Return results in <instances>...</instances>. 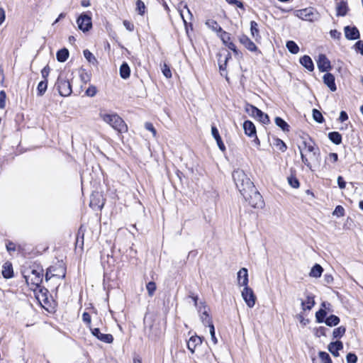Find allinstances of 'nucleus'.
<instances>
[{
  "mask_svg": "<svg viewBox=\"0 0 363 363\" xmlns=\"http://www.w3.org/2000/svg\"><path fill=\"white\" fill-rule=\"evenodd\" d=\"M99 116L118 133H125L128 130V126L125 121L117 113H106L100 111Z\"/></svg>",
  "mask_w": 363,
  "mask_h": 363,
  "instance_id": "obj_1",
  "label": "nucleus"
},
{
  "mask_svg": "<svg viewBox=\"0 0 363 363\" xmlns=\"http://www.w3.org/2000/svg\"><path fill=\"white\" fill-rule=\"evenodd\" d=\"M232 177L237 189L241 194H243V193H245L250 188H252V186H255L245 172L242 169H238L234 170L232 174Z\"/></svg>",
  "mask_w": 363,
  "mask_h": 363,
  "instance_id": "obj_2",
  "label": "nucleus"
},
{
  "mask_svg": "<svg viewBox=\"0 0 363 363\" xmlns=\"http://www.w3.org/2000/svg\"><path fill=\"white\" fill-rule=\"evenodd\" d=\"M43 269L40 267L30 269L24 272L23 277L28 285L30 284L35 288H40L43 281Z\"/></svg>",
  "mask_w": 363,
  "mask_h": 363,
  "instance_id": "obj_3",
  "label": "nucleus"
},
{
  "mask_svg": "<svg viewBox=\"0 0 363 363\" xmlns=\"http://www.w3.org/2000/svg\"><path fill=\"white\" fill-rule=\"evenodd\" d=\"M246 201L253 208H262L264 206V201L262 195L257 190L255 186H252L247 191L242 194Z\"/></svg>",
  "mask_w": 363,
  "mask_h": 363,
  "instance_id": "obj_4",
  "label": "nucleus"
},
{
  "mask_svg": "<svg viewBox=\"0 0 363 363\" xmlns=\"http://www.w3.org/2000/svg\"><path fill=\"white\" fill-rule=\"evenodd\" d=\"M55 86L62 96H69L72 93V85L63 74H60L57 79Z\"/></svg>",
  "mask_w": 363,
  "mask_h": 363,
  "instance_id": "obj_5",
  "label": "nucleus"
},
{
  "mask_svg": "<svg viewBox=\"0 0 363 363\" xmlns=\"http://www.w3.org/2000/svg\"><path fill=\"white\" fill-rule=\"evenodd\" d=\"M294 13L296 17L310 22L316 21L320 18L319 13L313 7L296 10Z\"/></svg>",
  "mask_w": 363,
  "mask_h": 363,
  "instance_id": "obj_6",
  "label": "nucleus"
},
{
  "mask_svg": "<svg viewBox=\"0 0 363 363\" xmlns=\"http://www.w3.org/2000/svg\"><path fill=\"white\" fill-rule=\"evenodd\" d=\"M245 111L250 116L263 124H268L270 122L268 115L253 105L247 104Z\"/></svg>",
  "mask_w": 363,
  "mask_h": 363,
  "instance_id": "obj_7",
  "label": "nucleus"
},
{
  "mask_svg": "<svg viewBox=\"0 0 363 363\" xmlns=\"http://www.w3.org/2000/svg\"><path fill=\"white\" fill-rule=\"evenodd\" d=\"M65 275L66 267L62 262H59L57 265L51 266L47 269L45 281H48L53 277L64 279Z\"/></svg>",
  "mask_w": 363,
  "mask_h": 363,
  "instance_id": "obj_8",
  "label": "nucleus"
},
{
  "mask_svg": "<svg viewBox=\"0 0 363 363\" xmlns=\"http://www.w3.org/2000/svg\"><path fill=\"white\" fill-rule=\"evenodd\" d=\"M77 23L79 30L87 32L92 28L91 17L87 13H82L77 19Z\"/></svg>",
  "mask_w": 363,
  "mask_h": 363,
  "instance_id": "obj_9",
  "label": "nucleus"
},
{
  "mask_svg": "<svg viewBox=\"0 0 363 363\" xmlns=\"http://www.w3.org/2000/svg\"><path fill=\"white\" fill-rule=\"evenodd\" d=\"M242 297L249 308H252L255 306L257 298L251 288L244 287L242 291Z\"/></svg>",
  "mask_w": 363,
  "mask_h": 363,
  "instance_id": "obj_10",
  "label": "nucleus"
},
{
  "mask_svg": "<svg viewBox=\"0 0 363 363\" xmlns=\"http://www.w3.org/2000/svg\"><path fill=\"white\" fill-rule=\"evenodd\" d=\"M199 312L201 313L200 319L204 325L209 326L211 324H213L212 319L208 314V312L206 309V306L204 304V303H200Z\"/></svg>",
  "mask_w": 363,
  "mask_h": 363,
  "instance_id": "obj_11",
  "label": "nucleus"
},
{
  "mask_svg": "<svg viewBox=\"0 0 363 363\" xmlns=\"http://www.w3.org/2000/svg\"><path fill=\"white\" fill-rule=\"evenodd\" d=\"M317 65L321 72H327L331 69L330 62L324 54L318 55Z\"/></svg>",
  "mask_w": 363,
  "mask_h": 363,
  "instance_id": "obj_12",
  "label": "nucleus"
},
{
  "mask_svg": "<svg viewBox=\"0 0 363 363\" xmlns=\"http://www.w3.org/2000/svg\"><path fill=\"white\" fill-rule=\"evenodd\" d=\"M238 40L240 43L245 46L246 49L251 52L258 51V48L256 45L245 34H242L239 36Z\"/></svg>",
  "mask_w": 363,
  "mask_h": 363,
  "instance_id": "obj_13",
  "label": "nucleus"
},
{
  "mask_svg": "<svg viewBox=\"0 0 363 363\" xmlns=\"http://www.w3.org/2000/svg\"><path fill=\"white\" fill-rule=\"evenodd\" d=\"M91 333L94 336L97 337L99 340L106 342L111 343L113 341V335L111 334H103L101 333L99 328H91Z\"/></svg>",
  "mask_w": 363,
  "mask_h": 363,
  "instance_id": "obj_14",
  "label": "nucleus"
},
{
  "mask_svg": "<svg viewBox=\"0 0 363 363\" xmlns=\"http://www.w3.org/2000/svg\"><path fill=\"white\" fill-rule=\"evenodd\" d=\"M345 38L348 40H357L360 37L359 30L355 26H347L344 28Z\"/></svg>",
  "mask_w": 363,
  "mask_h": 363,
  "instance_id": "obj_15",
  "label": "nucleus"
},
{
  "mask_svg": "<svg viewBox=\"0 0 363 363\" xmlns=\"http://www.w3.org/2000/svg\"><path fill=\"white\" fill-rule=\"evenodd\" d=\"M238 282L240 286H248V272L246 268L243 267L238 272Z\"/></svg>",
  "mask_w": 363,
  "mask_h": 363,
  "instance_id": "obj_16",
  "label": "nucleus"
},
{
  "mask_svg": "<svg viewBox=\"0 0 363 363\" xmlns=\"http://www.w3.org/2000/svg\"><path fill=\"white\" fill-rule=\"evenodd\" d=\"M324 84L330 89L331 91H335L337 86L335 82V77L331 73H326L323 77Z\"/></svg>",
  "mask_w": 363,
  "mask_h": 363,
  "instance_id": "obj_17",
  "label": "nucleus"
},
{
  "mask_svg": "<svg viewBox=\"0 0 363 363\" xmlns=\"http://www.w3.org/2000/svg\"><path fill=\"white\" fill-rule=\"evenodd\" d=\"M313 144L308 143L306 141H303V144L304 147L307 148L308 151L313 153V156L317 161V162H320V152L318 147H315L314 143L312 140H311Z\"/></svg>",
  "mask_w": 363,
  "mask_h": 363,
  "instance_id": "obj_18",
  "label": "nucleus"
},
{
  "mask_svg": "<svg viewBox=\"0 0 363 363\" xmlns=\"http://www.w3.org/2000/svg\"><path fill=\"white\" fill-rule=\"evenodd\" d=\"M211 134L213 138L216 140L220 150L224 152L226 150L225 146L221 139L218 128L215 125L211 126Z\"/></svg>",
  "mask_w": 363,
  "mask_h": 363,
  "instance_id": "obj_19",
  "label": "nucleus"
},
{
  "mask_svg": "<svg viewBox=\"0 0 363 363\" xmlns=\"http://www.w3.org/2000/svg\"><path fill=\"white\" fill-rule=\"evenodd\" d=\"M328 351L334 356L338 357L340 355L339 351L343 349V344L341 341L337 340L330 342L328 346Z\"/></svg>",
  "mask_w": 363,
  "mask_h": 363,
  "instance_id": "obj_20",
  "label": "nucleus"
},
{
  "mask_svg": "<svg viewBox=\"0 0 363 363\" xmlns=\"http://www.w3.org/2000/svg\"><path fill=\"white\" fill-rule=\"evenodd\" d=\"M201 343L202 338L198 335H194L191 336L187 342V347L191 353H194L196 347Z\"/></svg>",
  "mask_w": 363,
  "mask_h": 363,
  "instance_id": "obj_21",
  "label": "nucleus"
},
{
  "mask_svg": "<svg viewBox=\"0 0 363 363\" xmlns=\"http://www.w3.org/2000/svg\"><path fill=\"white\" fill-rule=\"evenodd\" d=\"M243 129L245 133L249 137H254L256 135V128L254 123L250 121H245L243 123Z\"/></svg>",
  "mask_w": 363,
  "mask_h": 363,
  "instance_id": "obj_22",
  "label": "nucleus"
},
{
  "mask_svg": "<svg viewBox=\"0 0 363 363\" xmlns=\"http://www.w3.org/2000/svg\"><path fill=\"white\" fill-rule=\"evenodd\" d=\"M301 65L304 67L309 72H312L314 69V64L311 57L308 55H303L299 60Z\"/></svg>",
  "mask_w": 363,
  "mask_h": 363,
  "instance_id": "obj_23",
  "label": "nucleus"
},
{
  "mask_svg": "<svg viewBox=\"0 0 363 363\" xmlns=\"http://www.w3.org/2000/svg\"><path fill=\"white\" fill-rule=\"evenodd\" d=\"M301 307L303 311L306 310H311L312 308L315 304V302L314 301V296L313 294H308L306 296V301H304L301 300Z\"/></svg>",
  "mask_w": 363,
  "mask_h": 363,
  "instance_id": "obj_24",
  "label": "nucleus"
},
{
  "mask_svg": "<svg viewBox=\"0 0 363 363\" xmlns=\"http://www.w3.org/2000/svg\"><path fill=\"white\" fill-rule=\"evenodd\" d=\"M250 33L252 38H255V41L258 42L261 40L258 24L255 21H252L250 22Z\"/></svg>",
  "mask_w": 363,
  "mask_h": 363,
  "instance_id": "obj_25",
  "label": "nucleus"
},
{
  "mask_svg": "<svg viewBox=\"0 0 363 363\" xmlns=\"http://www.w3.org/2000/svg\"><path fill=\"white\" fill-rule=\"evenodd\" d=\"M2 276L5 279H10L13 277V271L12 264L9 262H6L3 265Z\"/></svg>",
  "mask_w": 363,
  "mask_h": 363,
  "instance_id": "obj_26",
  "label": "nucleus"
},
{
  "mask_svg": "<svg viewBox=\"0 0 363 363\" xmlns=\"http://www.w3.org/2000/svg\"><path fill=\"white\" fill-rule=\"evenodd\" d=\"M120 76L122 79H126L129 78L130 74V69L127 62H123L120 67Z\"/></svg>",
  "mask_w": 363,
  "mask_h": 363,
  "instance_id": "obj_27",
  "label": "nucleus"
},
{
  "mask_svg": "<svg viewBox=\"0 0 363 363\" xmlns=\"http://www.w3.org/2000/svg\"><path fill=\"white\" fill-rule=\"evenodd\" d=\"M323 272V268L319 264H315L311 268L309 276L314 278H319L321 277Z\"/></svg>",
  "mask_w": 363,
  "mask_h": 363,
  "instance_id": "obj_28",
  "label": "nucleus"
},
{
  "mask_svg": "<svg viewBox=\"0 0 363 363\" xmlns=\"http://www.w3.org/2000/svg\"><path fill=\"white\" fill-rule=\"evenodd\" d=\"M318 356H319V361H320L319 363H333L330 355L326 352H323V351L319 352ZM313 363H318V362L316 359H313Z\"/></svg>",
  "mask_w": 363,
  "mask_h": 363,
  "instance_id": "obj_29",
  "label": "nucleus"
},
{
  "mask_svg": "<svg viewBox=\"0 0 363 363\" xmlns=\"http://www.w3.org/2000/svg\"><path fill=\"white\" fill-rule=\"evenodd\" d=\"M56 57L60 62H65L69 57V50L67 48L60 49L57 52Z\"/></svg>",
  "mask_w": 363,
  "mask_h": 363,
  "instance_id": "obj_30",
  "label": "nucleus"
},
{
  "mask_svg": "<svg viewBox=\"0 0 363 363\" xmlns=\"http://www.w3.org/2000/svg\"><path fill=\"white\" fill-rule=\"evenodd\" d=\"M329 140L335 145H340L342 143V135L339 132L333 131L328 133Z\"/></svg>",
  "mask_w": 363,
  "mask_h": 363,
  "instance_id": "obj_31",
  "label": "nucleus"
},
{
  "mask_svg": "<svg viewBox=\"0 0 363 363\" xmlns=\"http://www.w3.org/2000/svg\"><path fill=\"white\" fill-rule=\"evenodd\" d=\"M336 10H337V16H345L347 14V10H348L347 3L343 1L339 2L337 5Z\"/></svg>",
  "mask_w": 363,
  "mask_h": 363,
  "instance_id": "obj_32",
  "label": "nucleus"
},
{
  "mask_svg": "<svg viewBox=\"0 0 363 363\" xmlns=\"http://www.w3.org/2000/svg\"><path fill=\"white\" fill-rule=\"evenodd\" d=\"M340 319L335 315H330L326 318L325 323L329 327L336 326L340 323Z\"/></svg>",
  "mask_w": 363,
  "mask_h": 363,
  "instance_id": "obj_33",
  "label": "nucleus"
},
{
  "mask_svg": "<svg viewBox=\"0 0 363 363\" xmlns=\"http://www.w3.org/2000/svg\"><path fill=\"white\" fill-rule=\"evenodd\" d=\"M274 122L276 125L279 127L284 132L289 131V125L281 117H276Z\"/></svg>",
  "mask_w": 363,
  "mask_h": 363,
  "instance_id": "obj_34",
  "label": "nucleus"
},
{
  "mask_svg": "<svg viewBox=\"0 0 363 363\" xmlns=\"http://www.w3.org/2000/svg\"><path fill=\"white\" fill-rule=\"evenodd\" d=\"M206 25L209 28H211L212 30H213L218 33H220L223 30L222 28L219 26V24L217 23V21H216L214 20L209 19V20L206 21Z\"/></svg>",
  "mask_w": 363,
  "mask_h": 363,
  "instance_id": "obj_35",
  "label": "nucleus"
},
{
  "mask_svg": "<svg viewBox=\"0 0 363 363\" xmlns=\"http://www.w3.org/2000/svg\"><path fill=\"white\" fill-rule=\"evenodd\" d=\"M327 314H328V312L325 309L320 308L315 313L316 322L318 323H324L327 318Z\"/></svg>",
  "mask_w": 363,
  "mask_h": 363,
  "instance_id": "obj_36",
  "label": "nucleus"
},
{
  "mask_svg": "<svg viewBox=\"0 0 363 363\" xmlns=\"http://www.w3.org/2000/svg\"><path fill=\"white\" fill-rule=\"evenodd\" d=\"M286 47L291 54H297L299 52V47L293 40L287 41Z\"/></svg>",
  "mask_w": 363,
  "mask_h": 363,
  "instance_id": "obj_37",
  "label": "nucleus"
},
{
  "mask_svg": "<svg viewBox=\"0 0 363 363\" xmlns=\"http://www.w3.org/2000/svg\"><path fill=\"white\" fill-rule=\"evenodd\" d=\"M83 54L86 60L91 64L96 65L98 63L96 58L94 55L89 50H84Z\"/></svg>",
  "mask_w": 363,
  "mask_h": 363,
  "instance_id": "obj_38",
  "label": "nucleus"
},
{
  "mask_svg": "<svg viewBox=\"0 0 363 363\" xmlns=\"http://www.w3.org/2000/svg\"><path fill=\"white\" fill-rule=\"evenodd\" d=\"M346 332V328L345 326H340L335 329H334L333 332V338H340L342 337Z\"/></svg>",
  "mask_w": 363,
  "mask_h": 363,
  "instance_id": "obj_39",
  "label": "nucleus"
},
{
  "mask_svg": "<svg viewBox=\"0 0 363 363\" xmlns=\"http://www.w3.org/2000/svg\"><path fill=\"white\" fill-rule=\"evenodd\" d=\"M273 145L281 152H285L287 149L285 143L279 138H274Z\"/></svg>",
  "mask_w": 363,
  "mask_h": 363,
  "instance_id": "obj_40",
  "label": "nucleus"
},
{
  "mask_svg": "<svg viewBox=\"0 0 363 363\" xmlns=\"http://www.w3.org/2000/svg\"><path fill=\"white\" fill-rule=\"evenodd\" d=\"M48 88V80H43L39 82L37 89H38V95L43 96L46 91Z\"/></svg>",
  "mask_w": 363,
  "mask_h": 363,
  "instance_id": "obj_41",
  "label": "nucleus"
},
{
  "mask_svg": "<svg viewBox=\"0 0 363 363\" xmlns=\"http://www.w3.org/2000/svg\"><path fill=\"white\" fill-rule=\"evenodd\" d=\"M313 118L318 123H322L324 122V118L321 112L315 108L313 109Z\"/></svg>",
  "mask_w": 363,
  "mask_h": 363,
  "instance_id": "obj_42",
  "label": "nucleus"
},
{
  "mask_svg": "<svg viewBox=\"0 0 363 363\" xmlns=\"http://www.w3.org/2000/svg\"><path fill=\"white\" fill-rule=\"evenodd\" d=\"M136 10L138 11V13L141 16L144 15L145 13L146 6L144 4V2L141 0H137L136 1Z\"/></svg>",
  "mask_w": 363,
  "mask_h": 363,
  "instance_id": "obj_43",
  "label": "nucleus"
},
{
  "mask_svg": "<svg viewBox=\"0 0 363 363\" xmlns=\"http://www.w3.org/2000/svg\"><path fill=\"white\" fill-rule=\"evenodd\" d=\"M287 179H288V182H289V185L291 187L295 188V189H297L299 187V186H300L299 181L295 176L291 175L290 177H289L287 178Z\"/></svg>",
  "mask_w": 363,
  "mask_h": 363,
  "instance_id": "obj_44",
  "label": "nucleus"
},
{
  "mask_svg": "<svg viewBox=\"0 0 363 363\" xmlns=\"http://www.w3.org/2000/svg\"><path fill=\"white\" fill-rule=\"evenodd\" d=\"M156 284L154 281H149L146 284V289L147 291L148 295L150 296H152L156 291Z\"/></svg>",
  "mask_w": 363,
  "mask_h": 363,
  "instance_id": "obj_45",
  "label": "nucleus"
},
{
  "mask_svg": "<svg viewBox=\"0 0 363 363\" xmlns=\"http://www.w3.org/2000/svg\"><path fill=\"white\" fill-rule=\"evenodd\" d=\"M223 43L226 45L228 43H230V35L226 31L222 30L219 35Z\"/></svg>",
  "mask_w": 363,
  "mask_h": 363,
  "instance_id": "obj_46",
  "label": "nucleus"
},
{
  "mask_svg": "<svg viewBox=\"0 0 363 363\" xmlns=\"http://www.w3.org/2000/svg\"><path fill=\"white\" fill-rule=\"evenodd\" d=\"M82 320L86 325L87 328H89V329L91 328V315L89 313H87V312L83 313Z\"/></svg>",
  "mask_w": 363,
  "mask_h": 363,
  "instance_id": "obj_47",
  "label": "nucleus"
},
{
  "mask_svg": "<svg viewBox=\"0 0 363 363\" xmlns=\"http://www.w3.org/2000/svg\"><path fill=\"white\" fill-rule=\"evenodd\" d=\"M298 149L300 150V155L302 162L310 169H312V166L310 162L308 161V158L306 157V155L303 153V151L301 150V147L299 146Z\"/></svg>",
  "mask_w": 363,
  "mask_h": 363,
  "instance_id": "obj_48",
  "label": "nucleus"
},
{
  "mask_svg": "<svg viewBox=\"0 0 363 363\" xmlns=\"http://www.w3.org/2000/svg\"><path fill=\"white\" fill-rule=\"evenodd\" d=\"M333 216L337 217H342L345 214V209L342 206H337L333 213Z\"/></svg>",
  "mask_w": 363,
  "mask_h": 363,
  "instance_id": "obj_49",
  "label": "nucleus"
},
{
  "mask_svg": "<svg viewBox=\"0 0 363 363\" xmlns=\"http://www.w3.org/2000/svg\"><path fill=\"white\" fill-rule=\"evenodd\" d=\"M347 363H357V356L353 352H349L346 356Z\"/></svg>",
  "mask_w": 363,
  "mask_h": 363,
  "instance_id": "obj_50",
  "label": "nucleus"
},
{
  "mask_svg": "<svg viewBox=\"0 0 363 363\" xmlns=\"http://www.w3.org/2000/svg\"><path fill=\"white\" fill-rule=\"evenodd\" d=\"M6 94L4 90L0 91V108L3 109L6 106Z\"/></svg>",
  "mask_w": 363,
  "mask_h": 363,
  "instance_id": "obj_51",
  "label": "nucleus"
},
{
  "mask_svg": "<svg viewBox=\"0 0 363 363\" xmlns=\"http://www.w3.org/2000/svg\"><path fill=\"white\" fill-rule=\"evenodd\" d=\"M162 72L163 74L167 78H171L172 77V72L170 70L169 67L167 64L164 63L163 65V66L162 67Z\"/></svg>",
  "mask_w": 363,
  "mask_h": 363,
  "instance_id": "obj_52",
  "label": "nucleus"
},
{
  "mask_svg": "<svg viewBox=\"0 0 363 363\" xmlns=\"http://www.w3.org/2000/svg\"><path fill=\"white\" fill-rule=\"evenodd\" d=\"M97 92L96 87L94 85H91L86 90V95L90 97H93L96 95Z\"/></svg>",
  "mask_w": 363,
  "mask_h": 363,
  "instance_id": "obj_53",
  "label": "nucleus"
},
{
  "mask_svg": "<svg viewBox=\"0 0 363 363\" xmlns=\"http://www.w3.org/2000/svg\"><path fill=\"white\" fill-rule=\"evenodd\" d=\"M225 1L230 5H235L237 7L245 10L244 4L241 1L238 0H225Z\"/></svg>",
  "mask_w": 363,
  "mask_h": 363,
  "instance_id": "obj_54",
  "label": "nucleus"
},
{
  "mask_svg": "<svg viewBox=\"0 0 363 363\" xmlns=\"http://www.w3.org/2000/svg\"><path fill=\"white\" fill-rule=\"evenodd\" d=\"M327 330L328 329L325 327L320 326L316 329L315 335L318 337L320 336H325Z\"/></svg>",
  "mask_w": 363,
  "mask_h": 363,
  "instance_id": "obj_55",
  "label": "nucleus"
},
{
  "mask_svg": "<svg viewBox=\"0 0 363 363\" xmlns=\"http://www.w3.org/2000/svg\"><path fill=\"white\" fill-rule=\"evenodd\" d=\"M145 128L146 130L152 132L153 136H155V137L156 136L157 131H156L155 128H154L152 123H151L150 122H146L145 123Z\"/></svg>",
  "mask_w": 363,
  "mask_h": 363,
  "instance_id": "obj_56",
  "label": "nucleus"
},
{
  "mask_svg": "<svg viewBox=\"0 0 363 363\" xmlns=\"http://www.w3.org/2000/svg\"><path fill=\"white\" fill-rule=\"evenodd\" d=\"M50 71V68L49 65H46L44 67V68L41 70V74L44 80H48V77L49 75Z\"/></svg>",
  "mask_w": 363,
  "mask_h": 363,
  "instance_id": "obj_57",
  "label": "nucleus"
},
{
  "mask_svg": "<svg viewBox=\"0 0 363 363\" xmlns=\"http://www.w3.org/2000/svg\"><path fill=\"white\" fill-rule=\"evenodd\" d=\"M208 328L210 330L211 340L214 344H216L218 341H217V338L216 337V335H215V328H214L213 324H211V325H209Z\"/></svg>",
  "mask_w": 363,
  "mask_h": 363,
  "instance_id": "obj_58",
  "label": "nucleus"
},
{
  "mask_svg": "<svg viewBox=\"0 0 363 363\" xmlns=\"http://www.w3.org/2000/svg\"><path fill=\"white\" fill-rule=\"evenodd\" d=\"M123 26H125V28L128 30L133 31L134 30V25H133V23L130 22L129 21L124 20L123 22Z\"/></svg>",
  "mask_w": 363,
  "mask_h": 363,
  "instance_id": "obj_59",
  "label": "nucleus"
},
{
  "mask_svg": "<svg viewBox=\"0 0 363 363\" xmlns=\"http://www.w3.org/2000/svg\"><path fill=\"white\" fill-rule=\"evenodd\" d=\"M337 182L340 189H343L345 188L346 182L342 176L337 177Z\"/></svg>",
  "mask_w": 363,
  "mask_h": 363,
  "instance_id": "obj_60",
  "label": "nucleus"
},
{
  "mask_svg": "<svg viewBox=\"0 0 363 363\" xmlns=\"http://www.w3.org/2000/svg\"><path fill=\"white\" fill-rule=\"evenodd\" d=\"M323 281L326 284H330L333 282V277L330 274H325L324 275Z\"/></svg>",
  "mask_w": 363,
  "mask_h": 363,
  "instance_id": "obj_61",
  "label": "nucleus"
},
{
  "mask_svg": "<svg viewBox=\"0 0 363 363\" xmlns=\"http://www.w3.org/2000/svg\"><path fill=\"white\" fill-rule=\"evenodd\" d=\"M328 159L332 162L335 163L338 160V155L335 152H331L328 155Z\"/></svg>",
  "mask_w": 363,
  "mask_h": 363,
  "instance_id": "obj_62",
  "label": "nucleus"
},
{
  "mask_svg": "<svg viewBox=\"0 0 363 363\" xmlns=\"http://www.w3.org/2000/svg\"><path fill=\"white\" fill-rule=\"evenodd\" d=\"M357 51L363 55V42L362 40L357 41L354 45Z\"/></svg>",
  "mask_w": 363,
  "mask_h": 363,
  "instance_id": "obj_63",
  "label": "nucleus"
},
{
  "mask_svg": "<svg viewBox=\"0 0 363 363\" xmlns=\"http://www.w3.org/2000/svg\"><path fill=\"white\" fill-rule=\"evenodd\" d=\"M330 34V36L335 39H339L341 36V33L337 30H331Z\"/></svg>",
  "mask_w": 363,
  "mask_h": 363,
  "instance_id": "obj_64",
  "label": "nucleus"
}]
</instances>
